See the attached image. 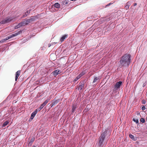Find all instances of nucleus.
I'll return each instance as SVG.
<instances>
[{
  "mask_svg": "<svg viewBox=\"0 0 147 147\" xmlns=\"http://www.w3.org/2000/svg\"><path fill=\"white\" fill-rule=\"evenodd\" d=\"M131 55L129 54H125L121 58L120 66L121 67L128 66L131 62Z\"/></svg>",
  "mask_w": 147,
  "mask_h": 147,
  "instance_id": "f257e3e1",
  "label": "nucleus"
},
{
  "mask_svg": "<svg viewBox=\"0 0 147 147\" xmlns=\"http://www.w3.org/2000/svg\"><path fill=\"white\" fill-rule=\"evenodd\" d=\"M37 19V17L36 16L31 17L30 18L25 20L23 22L19 23V24L15 27V28L16 29L19 28L22 26H24L34 21Z\"/></svg>",
  "mask_w": 147,
  "mask_h": 147,
  "instance_id": "f03ea898",
  "label": "nucleus"
},
{
  "mask_svg": "<svg viewBox=\"0 0 147 147\" xmlns=\"http://www.w3.org/2000/svg\"><path fill=\"white\" fill-rule=\"evenodd\" d=\"M107 131L106 130L103 133H102L99 138V144L100 146L104 142L105 137L107 135Z\"/></svg>",
  "mask_w": 147,
  "mask_h": 147,
  "instance_id": "7ed1b4c3",
  "label": "nucleus"
},
{
  "mask_svg": "<svg viewBox=\"0 0 147 147\" xmlns=\"http://www.w3.org/2000/svg\"><path fill=\"white\" fill-rule=\"evenodd\" d=\"M15 18V17H13L7 18L1 21L0 22V23L1 24H4L9 23L11 21Z\"/></svg>",
  "mask_w": 147,
  "mask_h": 147,
  "instance_id": "20e7f679",
  "label": "nucleus"
},
{
  "mask_svg": "<svg viewBox=\"0 0 147 147\" xmlns=\"http://www.w3.org/2000/svg\"><path fill=\"white\" fill-rule=\"evenodd\" d=\"M22 33V31L21 30H20L18 32L16 33L15 34H12L11 35L9 36H7V37H6L5 39V40H7L9 39H10L11 38H12L14 36H16L17 35H18L20 34L21 33Z\"/></svg>",
  "mask_w": 147,
  "mask_h": 147,
  "instance_id": "39448f33",
  "label": "nucleus"
},
{
  "mask_svg": "<svg viewBox=\"0 0 147 147\" xmlns=\"http://www.w3.org/2000/svg\"><path fill=\"white\" fill-rule=\"evenodd\" d=\"M122 82L121 81H119L117 82L115 84L114 89L115 90H117L120 88V86L121 85Z\"/></svg>",
  "mask_w": 147,
  "mask_h": 147,
  "instance_id": "423d86ee",
  "label": "nucleus"
},
{
  "mask_svg": "<svg viewBox=\"0 0 147 147\" xmlns=\"http://www.w3.org/2000/svg\"><path fill=\"white\" fill-rule=\"evenodd\" d=\"M61 73V71L59 69H57L52 72L53 74L55 76H56L58 74H60Z\"/></svg>",
  "mask_w": 147,
  "mask_h": 147,
  "instance_id": "0eeeda50",
  "label": "nucleus"
},
{
  "mask_svg": "<svg viewBox=\"0 0 147 147\" xmlns=\"http://www.w3.org/2000/svg\"><path fill=\"white\" fill-rule=\"evenodd\" d=\"M84 85L83 82L80 83V85L78 88V90H79L80 91H81L84 88Z\"/></svg>",
  "mask_w": 147,
  "mask_h": 147,
  "instance_id": "6e6552de",
  "label": "nucleus"
},
{
  "mask_svg": "<svg viewBox=\"0 0 147 147\" xmlns=\"http://www.w3.org/2000/svg\"><path fill=\"white\" fill-rule=\"evenodd\" d=\"M20 71H18L16 73V77H15V81H17L18 77L20 75Z\"/></svg>",
  "mask_w": 147,
  "mask_h": 147,
  "instance_id": "1a4fd4ad",
  "label": "nucleus"
},
{
  "mask_svg": "<svg viewBox=\"0 0 147 147\" xmlns=\"http://www.w3.org/2000/svg\"><path fill=\"white\" fill-rule=\"evenodd\" d=\"M37 113L36 111H35L33 112L31 115L30 119L32 120L33 119Z\"/></svg>",
  "mask_w": 147,
  "mask_h": 147,
  "instance_id": "9d476101",
  "label": "nucleus"
},
{
  "mask_svg": "<svg viewBox=\"0 0 147 147\" xmlns=\"http://www.w3.org/2000/svg\"><path fill=\"white\" fill-rule=\"evenodd\" d=\"M50 100V99H47L41 105L43 107L47 104Z\"/></svg>",
  "mask_w": 147,
  "mask_h": 147,
  "instance_id": "9b49d317",
  "label": "nucleus"
},
{
  "mask_svg": "<svg viewBox=\"0 0 147 147\" xmlns=\"http://www.w3.org/2000/svg\"><path fill=\"white\" fill-rule=\"evenodd\" d=\"M35 140V138H32L30 140L29 143H28V146H31L32 143L34 142Z\"/></svg>",
  "mask_w": 147,
  "mask_h": 147,
  "instance_id": "f8f14e48",
  "label": "nucleus"
},
{
  "mask_svg": "<svg viewBox=\"0 0 147 147\" xmlns=\"http://www.w3.org/2000/svg\"><path fill=\"white\" fill-rule=\"evenodd\" d=\"M67 37V35H66L63 36L61 38L60 41L61 42L63 41Z\"/></svg>",
  "mask_w": 147,
  "mask_h": 147,
  "instance_id": "ddd939ff",
  "label": "nucleus"
},
{
  "mask_svg": "<svg viewBox=\"0 0 147 147\" xmlns=\"http://www.w3.org/2000/svg\"><path fill=\"white\" fill-rule=\"evenodd\" d=\"M9 123V121H5L2 125V127H3L6 126Z\"/></svg>",
  "mask_w": 147,
  "mask_h": 147,
  "instance_id": "4468645a",
  "label": "nucleus"
},
{
  "mask_svg": "<svg viewBox=\"0 0 147 147\" xmlns=\"http://www.w3.org/2000/svg\"><path fill=\"white\" fill-rule=\"evenodd\" d=\"M54 6L55 7L58 8L60 7V4L58 3H56L55 4Z\"/></svg>",
  "mask_w": 147,
  "mask_h": 147,
  "instance_id": "2eb2a0df",
  "label": "nucleus"
},
{
  "mask_svg": "<svg viewBox=\"0 0 147 147\" xmlns=\"http://www.w3.org/2000/svg\"><path fill=\"white\" fill-rule=\"evenodd\" d=\"M43 108V107H42L41 105H40V107L36 109L35 111H36V112L37 113L38 111H40L41 110V109Z\"/></svg>",
  "mask_w": 147,
  "mask_h": 147,
  "instance_id": "dca6fc26",
  "label": "nucleus"
},
{
  "mask_svg": "<svg viewBox=\"0 0 147 147\" xmlns=\"http://www.w3.org/2000/svg\"><path fill=\"white\" fill-rule=\"evenodd\" d=\"M76 105H73L72 106V112L73 113L74 111L76 109Z\"/></svg>",
  "mask_w": 147,
  "mask_h": 147,
  "instance_id": "f3484780",
  "label": "nucleus"
},
{
  "mask_svg": "<svg viewBox=\"0 0 147 147\" xmlns=\"http://www.w3.org/2000/svg\"><path fill=\"white\" fill-rule=\"evenodd\" d=\"M129 137L130 138H131V139H133L134 140H135V138H134V136L133 135L131 134H129Z\"/></svg>",
  "mask_w": 147,
  "mask_h": 147,
  "instance_id": "a211bd4d",
  "label": "nucleus"
},
{
  "mask_svg": "<svg viewBox=\"0 0 147 147\" xmlns=\"http://www.w3.org/2000/svg\"><path fill=\"white\" fill-rule=\"evenodd\" d=\"M99 78L96 77L94 79L93 82L94 83L96 82L97 80H99Z\"/></svg>",
  "mask_w": 147,
  "mask_h": 147,
  "instance_id": "6ab92c4d",
  "label": "nucleus"
},
{
  "mask_svg": "<svg viewBox=\"0 0 147 147\" xmlns=\"http://www.w3.org/2000/svg\"><path fill=\"white\" fill-rule=\"evenodd\" d=\"M129 2H128L127 3V5H125V8L126 9H129V5H128V4L129 3Z\"/></svg>",
  "mask_w": 147,
  "mask_h": 147,
  "instance_id": "aec40b11",
  "label": "nucleus"
},
{
  "mask_svg": "<svg viewBox=\"0 0 147 147\" xmlns=\"http://www.w3.org/2000/svg\"><path fill=\"white\" fill-rule=\"evenodd\" d=\"M80 76L78 75L77 76L76 78H75V79L74 80V81H76L78 79H79L80 77Z\"/></svg>",
  "mask_w": 147,
  "mask_h": 147,
  "instance_id": "412c9836",
  "label": "nucleus"
},
{
  "mask_svg": "<svg viewBox=\"0 0 147 147\" xmlns=\"http://www.w3.org/2000/svg\"><path fill=\"white\" fill-rule=\"evenodd\" d=\"M85 74V73L84 72H82L80 74L78 75L80 76V77H81L82 76H83Z\"/></svg>",
  "mask_w": 147,
  "mask_h": 147,
  "instance_id": "4be33fe9",
  "label": "nucleus"
},
{
  "mask_svg": "<svg viewBox=\"0 0 147 147\" xmlns=\"http://www.w3.org/2000/svg\"><path fill=\"white\" fill-rule=\"evenodd\" d=\"M133 120L136 123H138V120L137 119H134Z\"/></svg>",
  "mask_w": 147,
  "mask_h": 147,
  "instance_id": "5701e85b",
  "label": "nucleus"
},
{
  "mask_svg": "<svg viewBox=\"0 0 147 147\" xmlns=\"http://www.w3.org/2000/svg\"><path fill=\"white\" fill-rule=\"evenodd\" d=\"M140 121L143 123H144L145 122V119L144 118H142L140 120Z\"/></svg>",
  "mask_w": 147,
  "mask_h": 147,
  "instance_id": "b1692460",
  "label": "nucleus"
},
{
  "mask_svg": "<svg viewBox=\"0 0 147 147\" xmlns=\"http://www.w3.org/2000/svg\"><path fill=\"white\" fill-rule=\"evenodd\" d=\"M6 41V40H5V38L1 40L0 41V42H1V43H3V42H5Z\"/></svg>",
  "mask_w": 147,
  "mask_h": 147,
  "instance_id": "393cba45",
  "label": "nucleus"
},
{
  "mask_svg": "<svg viewBox=\"0 0 147 147\" xmlns=\"http://www.w3.org/2000/svg\"><path fill=\"white\" fill-rule=\"evenodd\" d=\"M28 15V14H27V13L26 12H25L23 16V17L27 16Z\"/></svg>",
  "mask_w": 147,
  "mask_h": 147,
  "instance_id": "a878e982",
  "label": "nucleus"
},
{
  "mask_svg": "<svg viewBox=\"0 0 147 147\" xmlns=\"http://www.w3.org/2000/svg\"><path fill=\"white\" fill-rule=\"evenodd\" d=\"M68 3V2L67 1H65L63 2V4L64 5H66Z\"/></svg>",
  "mask_w": 147,
  "mask_h": 147,
  "instance_id": "bb28decb",
  "label": "nucleus"
},
{
  "mask_svg": "<svg viewBox=\"0 0 147 147\" xmlns=\"http://www.w3.org/2000/svg\"><path fill=\"white\" fill-rule=\"evenodd\" d=\"M145 109V107L144 106H143L142 107V110H144Z\"/></svg>",
  "mask_w": 147,
  "mask_h": 147,
  "instance_id": "cd10ccee",
  "label": "nucleus"
},
{
  "mask_svg": "<svg viewBox=\"0 0 147 147\" xmlns=\"http://www.w3.org/2000/svg\"><path fill=\"white\" fill-rule=\"evenodd\" d=\"M142 103L143 104H145L146 103V101L145 100H143L142 101Z\"/></svg>",
  "mask_w": 147,
  "mask_h": 147,
  "instance_id": "c85d7f7f",
  "label": "nucleus"
},
{
  "mask_svg": "<svg viewBox=\"0 0 147 147\" xmlns=\"http://www.w3.org/2000/svg\"><path fill=\"white\" fill-rule=\"evenodd\" d=\"M26 12L28 14H29V13H30V10L27 11Z\"/></svg>",
  "mask_w": 147,
  "mask_h": 147,
  "instance_id": "c756f323",
  "label": "nucleus"
},
{
  "mask_svg": "<svg viewBox=\"0 0 147 147\" xmlns=\"http://www.w3.org/2000/svg\"><path fill=\"white\" fill-rule=\"evenodd\" d=\"M51 46V45L50 44H49L48 45V47H50Z\"/></svg>",
  "mask_w": 147,
  "mask_h": 147,
  "instance_id": "7c9ffc66",
  "label": "nucleus"
},
{
  "mask_svg": "<svg viewBox=\"0 0 147 147\" xmlns=\"http://www.w3.org/2000/svg\"><path fill=\"white\" fill-rule=\"evenodd\" d=\"M137 5V4L136 3H135L134 4V6H135Z\"/></svg>",
  "mask_w": 147,
  "mask_h": 147,
  "instance_id": "2f4dec72",
  "label": "nucleus"
},
{
  "mask_svg": "<svg viewBox=\"0 0 147 147\" xmlns=\"http://www.w3.org/2000/svg\"><path fill=\"white\" fill-rule=\"evenodd\" d=\"M111 3H110L108 5H111Z\"/></svg>",
  "mask_w": 147,
  "mask_h": 147,
  "instance_id": "473e14b6",
  "label": "nucleus"
},
{
  "mask_svg": "<svg viewBox=\"0 0 147 147\" xmlns=\"http://www.w3.org/2000/svg\"><path fill=\"white\" fill-rule=\"evenodd\" d=\"M144 86H145V85H144V84H143V87H144Z\"/></svg>",
  "mask_w": 147,
  "mask_h": 147,
  "instance_id": "72a5a7b5",
  "label": "nucleus"
}]
</instances>
